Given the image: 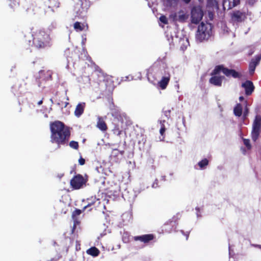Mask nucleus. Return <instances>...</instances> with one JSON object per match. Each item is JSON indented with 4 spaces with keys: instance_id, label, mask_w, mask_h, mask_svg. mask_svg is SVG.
<instances>
[{
    "instance_id": "473e14b6",
    "label": "nucleus",
    "mask_w": 261,
    "mask_h": 261,
    "mask_svg": "<svg viewBox=\"0 0 261 261\" xmlns=\"http://www.w3.org/2000/svg\"><path fill=\"white\" fill-rule=\"evenodd\" d=\"M243 142H244V145L247 147V148L248 149H251V145L250 144L249 140L244 139H243Z\"/></svg>"
},
{
    "instance_id": "1a4fd4ad",
    "label": "nucleus",
    "mask_w": 261,
    "mask_h": 261,
    "mask_svg": "<svg viewBox=\"0 0 261 261\" xmlns=\"http://www.w3.org/2000/svg\"><path fill=\"white\" fill-rule=\"evenodd\" d=\"M85 201L87 204L85 206H84L83 210H85L89 208V209L88 210V211L89 212L92 210L93 207H91L94 205L96 202L98 201V204L100 203L99 199L98 198H97L96 196H93L87 198Z\"/></svg>"
},
{
    "instance_id": "c9c22d12",
    "label": "nucleus",
    "mask_w": 261,
    "mask_h": 261,
    "mask_svg": "<svg viewBox=\"0 0 261 261\" xmlns=\"http://www.w3.org/2000/svg\"><path fill=\"white\" fill-rule=\"evenodd\" d=\"M165 130H166V127H165V126H162V127H161L160 130V134L162 135V136H163L164 135V133L165 132Z\"/></svg>"
},
{
    "instance_id": "39448f33",
    "label": "nucleus",
    "mask_w": 261,
    "mask_h": 261,
    "mask_svg": "<svg viewBox=\"0 0 261 261\" xmlns=\"http://www.w3.org/2000/svg\"><path fill=\"white\" fill-rule=\"evenodd\" d=\"M223 72L227 76H232L234 78H239L241 75L238 72L233 69H228L224 68L222 65L217 66L213 70V75Z\"/></svg>"
},
{
    "instance_id": "7c9ffc66",
    "label": "nucleus",
    "mask_w": 261,
    "mask_h": 261,
    "mask_svg": "<svg viewBox=\"0 0 261 261\" xmlns=\"http://www.w3.org/2000/svg\"><path fill=\"white\" fill-rule=\"evenodd\" d=\"M85 210H81L79 209H76L72 213V217L74 218V217L76 216L80 215L83 212H84Z\"/></svg>"
},
{
    "instance_id": "c756f323",
    "label": "nucleus",
    "mask_w": 261,
    "mask_h": 261,
    "mask_svg": "<svg viewBox=\"0 0 261 261\" xmlns=\"http://www.w3.org/2000/svg\"><path fill=\"white\" fill-rule=\"evenodd\" d=\"M82 4H81V7L83 9H87L89 7L88 2L87 1V0H81Z\"/></svg>"
},
{
    "instance_id": "9b49d317",
    "label": "nucleus",
    "mask_w": 261,
    "mask_h": 261,
    "mask_svg": "<svg viewBox=\"0 0 261 261\" xmlns=\"http://www.w3.org/2000/svg\"><path fill=\"white\" fill-rule=\"evenodd\" d=\"M154 237L153 234H147L134 237L135 241H140L144 243H147L153 240Z\"/></svg>"
},
{
    "instance_id": "423d86ee",
    "label": "nucleus",
    "mask_w": 261,
    "mask_h": 261,
    "mask_svg": "<svg viewBox=\"0 0 261 261\" xmlns=\"http://www.w3.org/2000/svg\"><path fill=\"white\" fill-rule=\"evenodd\" d=\"M86 182L87 180L84 178L83 175L78 174L71 179L70 184L73 189L78 190L82 188Z\"/></svg>"
},
{
    "instance_id": "4468645a",
    "label": "nucleus",
    "mask_w": 261,
    "mask_h": 261,
    "mask_svg": "<svg viewBox=\"0 0 261 261\" xmlns=\"http://www.w3.org/2000/svg\"><path fill=\"white\" fill-rule=\"evenodd\" d=\"M170 80V74L168 73L165 76L162 77L161 80L159 82L160 87L164 90L166 88Z\"/></svg>"
},
{
    "instance_id": "8fccbe9b",
    "label": "nucleus",
    "mask_w": 261,
    "mask_h": 261,
    "mask_svg": "<svg viewBox=\"0 0 261 261\" xmlns=\"http://www.w3.org/2000/svg\"><path fill=\"white\" fill-rule=\"evenodd\" d=\"M208 4H210L211 3V2L212 1V0H208Z\"/></svg>"
},
{
    "instance_id": "a18cd8bd",
    "label": "nucleus",
    "mask_w": 261,
    "mask_h": 261,
    "mask_svg": "<svg viewBox=\"0 0 261 261\" xmlns=\"http://www.w3.org/2000/svg\"><path fill=\"white\" fill-rule=\"evenodd\" d=\"M239 99H240V101H242V100H243L244 99V97L243 96H240L239 97Z\"/></svg>"
},
{
    "instance_id": "9d476101",
    "label": "nucleus",
    "mask_w": 261,
    "mask_h": 261,
    "mask_svg": "<svg viewBox=\"0 0 261 261\" xmlns=\"http://www.w3.org/2000/svg\"><path fill=\"white\" fill-rule=\"evenodd\" d=\"M242 86L245 89V93L247 95L251 94L254 89L253 83L250 81H246L242 84Z\"/></svg>"
},
{
    "instance_id": "f257e3e1",
    "label": "nucleus",
    "mask_w": 261,
    "mask_h": 261,
    "mask_svg": "<svg viewBox=\"0 0 261 261\" xmlns=\"http://www.w3.org/2000/svg\"><path fill=\"white\" fill-rule=\"evenodd\" d=\"M51 132L50 142L60 145L67 144L69 140L71 133L68 127L60 121H55L50 124Z\"/></svg>"
},
{
    "instance_id": "aec40b11",
    "label": "nucleus",
    "mask_w": 261,
    "mask_h": 261,
    "mask_svg": "<svg viewBox=\"0 0 261 261\" xmlns=\"http://www.w3.org/2000/svg\"><path fill=\"white\" fill-rule=\"evenodd\" d=\"M87 253L93 257H96L100 254V251L96 247H92L88 249L87 251Z\"/></svg>"
},
{
    "instance_id": "a19ab883",
    "label": "nucleus",
    "mask_w": 261,
    "mask_h": 261,
    "mask_svg": "<svg viewBox=\"0 0 261 261\" xmlns=\"http://www.w3.org/2000/svg\"><path fill=\"white\" fill-rule=\"evenodd\" d=\"M182 1H183V2H184L185 4H189V3L191 2V0H182Z\"/></svg>"
},
{
    "instance_id": "c03bdc74",
    "label": "nucleus",
    "mask_w": 261,
    "mask_h": 261,
    "mask_svg": "<svg viewBox=\"0 0 261 261\" xmlns=\"http://www.w3.org/2000/svg\"><path fill=\"white\" fill-rule=\"evenodd\" d=\"M43 102V100H40L38 102V105H41Z\"/></svg>"
},
{
    "instance_id": "20e7f679",
    "label": "nucleus",
    "mask_w": 261,
    "mask_h": 261,
    "mask_svg": "<svg viewBox=\"0 0 261 261\" xmlns=\"http://www.w3.org/2000/svg\"><path fill=\"white\" fill-rule=\"evenodd\" d=\"M261 133V116L256 115L253 122L251 132L252 139L256 141Z\"/></svg>"
},
{
    "instance_id": "f03ea898",
    "label": "nucleus",
    "mask_w": 261,
    "mask_h": 261,
    "mask_svg": "<svg viewBox=\"0 0 261 261\" xmlns=\"http://www.w3.org/2000/svg\"><path fill=\"white\" fill-rule=\"evenodd\" d=\"M33 45L37 49H45L51 46L50 35L44 29L32 32Z\"/></svg>"
},
{
    "instance_id": "393cba45",
    "label": "nucleus",
    "mask_w": 261,
    "mask_h": 261,
    "mask_svg": "<svg viewBox=\"0 0 261 261\" xmlns=\"http://www.w3.org/2000/svg\"><path fill=\"white\" fill-rule=\"evenodd\" d=\"M124 153V150L119 151L117 149H114L112 151L111 155L113 158H116L119 155V154H120L121 156H123Z\"/></svg>"
},
{
    "instance_id": "a878e982",
    "label": "nucleus",
    "mask_w": 261,
    "mask_h": 261,
    "mask_svg": "<svg viewBox=\"0 0 261 261\" xmlns=\"http://www.w3.org/2000/svg\"><path fill=\"white\" fill-rule=\"evenodd\" d=\"M187 17L184 13V11H180L178 12V16L177 20L180 22H184L187 19Z\"/></svg>"
},
{
    "instance_id": "de8ad7c7",
    "label": "nucleus",
    "mask_w": 261,
    "mask_h": 261,
    "mask_svg": "<svg viewBox=\"0 0 261 261\" xmlns=\"http://www.w3.org/2000/svg\"><path fill=\"white\" fill-rule=\"evenodd\" d=\"M68 104H69V103H68V102H65V106H64V108L66 107H67V106Z\"/></svg>"
},
{
    "instance_id": "2eb2a0df",
    "label": "nucleus",
    "mask_w": 261,
    "mask_h": 261,
    "mask_svg": "<svg viewBox=\"0 0 261 261\" xmlns=\"http://www.w3.org/2000/svg\"><path fill=\"white\" fill-rule=\"evenodd\" d=\"M232 19L238 22H241L246 18V13L239 11L234 12L232 15Z\"/></svg>"
},
{
    "instance_id": "58836bf2",
    "label": "nucleus",
    "mask_w": 261,
    "mask_h": 261,
    "mask_svg": "<svg viewBox=\"0 0 261 261\" xmlns=\"http://www.w3.org/2000/svg\"><path fill=\"white\" fill-rule=\"evenodd\" d=\"M159 122H160V124L161 125V127H162V126H165V123L166 122L165 120H160Z\"/></svg>"
},
{
    "instance_id": "e433bc0d",
    "label": "nucleus",
    "mask_w": 261,
    "mask_h": 261,
    "mask_svg": "<svg viewBox=\"0 0 261 261\" xmlns=\"http://www.w3.org/2000/svg\"><path fill=\"white\" fill-rule=\"evenodd\" d=\"M79 163L80 165H83L85 163V160L82 157H81L79 160Z\"/></svg>"
},
{
    "instance_id": "f3484780",
    "label": "nucleus",
    "mask_w": 261,
    "mask_h": 261,
    "mask_svg": "<svg viewBox=\"0 0 261 261\" xmlns=\"http://www.w3.org/2000/svg\"><path fill=\"white\" fill-rule=\"evenodd\" d=\"M96 127L102 132H106L108 129L107 125L102 117H98Z\"/></svg>"
},
{
    "instance_id": "09e8293b",
    "label": "nucleus",
    "mask_w": 261,
    "mask_h": 261,
    "mask_svg": "<svg viewBox=\"0 0 261 261\" xmlns=\"http://www.w3.org/2000/svg\"><path fill=\"white\" fill-rule=\"evenodd\" d=\"M169 2H171L172 1H174V2H176L177 0H168Z\"/></svg>"
},
{
    "instance_id": "79ce46f5",
    "label": "nucleus",
    "mask_w": 261,
    "mask_h": 261,
    "mask_svg": "<svg viewBox=\"0 0 261 261\" xmlns=\"http://www.w3.org/2000/svg\"><path fill=\"white\" fill-rule=\"evenodd\" d=\"M75 228H76V224H75V223H74V225H73V227H72V233L74 232V230H75Z\"/></svg>"
},
{
    "instance_id": "2f4dec72",
    "label": "nucleus",
    "mask_w": 261,
    "mask_h": 261,
    "mask_svg": "<svg viewBox=\"0 0 261 261\" xmlns=\"http://www.w3.org/2000/svg\"><path fill=\"white\" fill-rule=\"evenodd\" d=\"M160 20L165 24H167L168 23V19L165 15L161 16L160 17Z\"/></svg>"
},
{
    "instance_id": "6e6552de",
    "label": "nucleus",
    "mask_w": 261,
    "mask_h": 261,
    "mask_svg": "<svg viewBox=\"0 0 261 261\" xmlns=\"http://www.w3.org/2000/svg\"><path fill=\"white\" fill-rule=\"evenodd\" d=\"M178 218L177 216H173L171 219L167 221L164 225L163 228L165 231L170 232L176 228Z\"/></svg>"
},
{
    "instance_id": "37998d69",
    "label": "nucleus",
    "mask_w": 261,
    "mask_h": 261,
    "mask_svg": "<svg viewBox=\"0 0 261 261\" xmlns=\"http://www.w3.org/2000/svg\"><path fill=\"white\" fill-rule=\"evenodd\" d=\"M208 15H209V17L210 18V19H212V12H209Z\"/></svg>"
},
{
    "instance_id": "b1692460",
    "label": "nucleus",
    "mask_w": 261,
    "mask_h": 261,
    "mask_svg": "<svg viewBox=\"0 0 261 261\" xmlns=\"http://www.w3.org/2000/svg\"><path fill=\"white\" fill-rule=\"evenodd\" d=\"M73 28L77 32H81L84 30L85 26L80 22L76 21L74 23Z\"/></svg>"
},
{
    "instance_id": "7ed1b4c3",
    "label": "nucleus",
    "mask_w": 261,
    "mask_h": 261,
    "mask_svg": "<svg viewBox=\"0 0 261 261\" xmlns=\"http://www.w3.org/2000/svg\"><path fill=\"white\" fill-rule=\"evenodd\" d=\"M212 25L211 23L205 24L202 22L198 27L196 38L202 41L207 40L212 35Z\"/></svg>"
},
{
    "instance_id": "4c0bfd02",
    "label": "nucleus",
    "mask_w": 261,
    "mask_h": 261,
    "mask_svg": "<svg viewBox=\"0 0 261 261\" xmlns=\"http://www.w3.org/2000/svg\"><path fill=\"white\" fill-rule=\"evenodd\" d=\"M248 110L246 108L244 112V113H243V117L244 118H245L247 117V116L248 115Z\"/></svg>"
},
{
    "instance_id": "ea45409f",
    "label": "nucleus",
    "mask_w": 261,
    "mask_h": 261,
    "mask_svg": "<svg viewBox=\"0 0 261 261\" xmlns=\"http://www.w3.org/2000/svg\"><path fill=\"white\" fill-rule=\"evenodd\" d=\"M252 246H253L254 247H258L259 248H261V245H255V244H251Z\"/></svg>"
},
{
    "instance_id": "c85d7f7f",
    "label": "nucleus",
    "mask_w": 261,
    "mask_h": 261,
    "mask_svg": "<svg viewBox=\"0 0 261 261\" xmlns=\"http://www.w3.org/2000/svg\"><path fill=\"white\" fill-rule=\"evenodd\" d=\"M211 75V76L209 78V82L211 84H212V72L211 73H206L204 74H203L201 77L202 80H206V77L207 75Z\"/></svg>"
},
{
    "instance_id": "f8f14e48",
    "label": "nucleus",
    "mask_w": 261,
    "mask_h": 261,
    "mask_svg": "<svg viewBox=\"0 0 261 261\" xmlns=\"http://www.w3.org/2000/svg\"><path fill=\"white\" fill-rule=\"evenodd\" d=\"M260 59L261 56L258 55L257 56L255 59H253L251 61L249 66V72L251 74H252L254 73L255 67L260 61Z\"/></svg>"
},
{
    "instance_id": "5701e85b",
    "label": "nucleus",
    "mask_w": 261,
    "mask_h": 261,
    "mask_svg": "<svg viewBox=\"0 0 261 261\" xmlns=\"http://www.w3.org/2000/svg\"><path fill=\"white\" fill-rule=\"evenodd\" d=\"M234 114L236 116L240 117L242 114V107L240 104H238L233 110Z\"/></svg>"
},
{
    "instance_id": "4be33fe9",
    "label": "nucleus",
    "mask_w": 261,
    "mask_h": 261,
    "mask_svg": "<svg viewBox=\"0 0 261 261\" xmlns=\"http://www.w3.org/2000/svg\"><path fill=\"white\" fill-rule=\"evenodd\" d=\"M223 79L224 76H213V85L220 86Z\"/></svg>"
},
{
    "instance_id": "412c9836",
    "label": "nucleus",
    "mask_w": 261,
    "mask_h": 261,
    "mask_svg": "<svg viewBox=\"0 0 261 261\" xmlns=\"http://www.w3.org/2000/svg\"><path fill=\"white\" fill-rule=\"evenodd\" d=\"M208 164V161L206 159H204L201 161L199 162L195 168L199 169H204Z\"/></svg>"
},
{
    "instance_id": "cd10ccee",
    "label": "nucleus",
    "mask_w": 261,
    "mask_h": 261,
    "mask_svg": "<svg viewBox=\"0 0 261 261\" xmlns=\"http://www.w3.org/2000/svg\"><path fill=\"white\" fill-rule=\"evenodd\" d=\"M122 132L118 125H116L113 129V133L117 136H120L122 134Z\"/></svg>"
},
{
    "instance_id": "a211bd4d",
    "label": "nucleus",
    "mask_w": 261,
    "mask_h": 261,
    "mask_svg": "<svg viewBox=\"0 0 261 261\" xmlns=\"http://www.w3.org/2000/svg\"><path fill=\"white\" fill-rule=\"evenodd\" d=\"M85 106L86 103L85 102L78 103L74 111V115L78 117L81 116L84 113Z\"/></svg>"
},
{
    "instance_id": "3c124183",
    "label": "nucleus",
    "mask_w": 261,
    "mask_h": 261,
    "mask_svg": "<svg viewBox=\"0 0 261 261\" xmlns=\"http://www.w3.org/2000/svg\"><path fill=\"white\" fill-rule=\"evenodd\" d=\"M174 15H175V17H176V13H175V14H174Z\"/></svg>"
},
{
    "instance_id": "ddd939ff",
    "label": "nucleus",
    "mask_w": 261,
    "mask_h": 261,
    "mask_svg": "<svg viewBox=\"0 0 261 261\" xmlns=\"http://www.w3.org/2000/svg\"><path fill=\"white\" fill-rule=\"evenodd\" d=\"M240 3V0H224L223 7L224 9H231Z\"/></svg>"
},
{
    "instance_id": "49530a36",
    "label": "nucleus",
    "mask_w": 261,
    "mask_h": 261,
    "mask_svg": "<svg viewBox=\"0 0 261 261\" xmlns=\"http://www.w3.org/2000/svg\"><path fill=\"white\" fill-rule=\"evenodd\" d=\"M253 53V51H249V56H250V55H251Z\"/></svg>"
},
{
    "instance_id": "72a5a7b5",
    "label": "nucleus",
    "mask_w": 261,
    "mask_h": 261,
    "mask_svg": "<svg viewBox=\"0 0 261 261\" xmlns=\"http://www.w3.org/2000/svg\"><path fill=\"white\" fill-rule=\"evenodd\" d=\"M165 116L168 119L170 117L171 111L167 110L164 112Z\"/></svg>"
},
{
    "instance_id": "dca6fc26",
    "label": "nucleus",
    "mask_w": 261,
    "mask_h": 261,
    "mask_svg": "<svg viewBox=\"0 0 261 261\" xmlns=\"http://www.w3.org/2000/svg\"><path fill=\"white\" fill-rule=\"evenodd\" d=\"M53 72L50 70H42L39 72V77L44 81H48L52 79Z\"/></svg>"
},
{
    "instance_id": "f704fd0d",
    "label": "nucleus",
    "mask_w": 261,
    "mask_h": 261,
    "mask_svg": "<svg viewBox=\"0 0 261 261\" xmlns=\"http://www.w3.org/2000/svg\"><path fill=\"white\" fill-rule=\"evenodd\" d=\"M152 187L153 188H156L159 187V180L157 179H155L154 182L152 184Z\"/></svg>"
},
{
    "instance_id": "bb28decb",
    "label": "nucleus",
    "mask_w": 261,
    "mask_h": 261,
    "mask_svg": "<svg viewBox=\"0 0 261 261\" xmlns=\"http://www.w3.org/2000/svg\"><path fill=\"white\" fill-rule=\"evenodd\" d=\"M69 146L75 150H77L79 148V143L77 141H71L69 143Z\"/></svg>"
},
{
    "instance_id": "0eeeda50",
    "label": "nucleus",
    "mask_w": 261,
    "mask_h": 261,
    "mask_svg": "<svg viewBox=\"0 0 261 261\" xmlns=\"http://www.w3.org/2000/svg\"><path fill=\"white\" fill-rule=\"evenodd\" d=\"M202 10L198 7H193L191 10V22L198 24L203 17Z\"/></svg>"
},
{
    "instance_id": "6ab92c4d",
    "label": "nucleus",
    "mask_w": 261,
    "mask_h": 261,
    "mask_svg": "<svg viewBox=\"0 0 261 261\" xmlns=\"http://www.w3.org/2000/svg\"><path fill=\"white\" fill-rule=\"evenodd\" d=\"M11 11H14L19 6V0H7Z\"/></svg>"
}]
</instances>
